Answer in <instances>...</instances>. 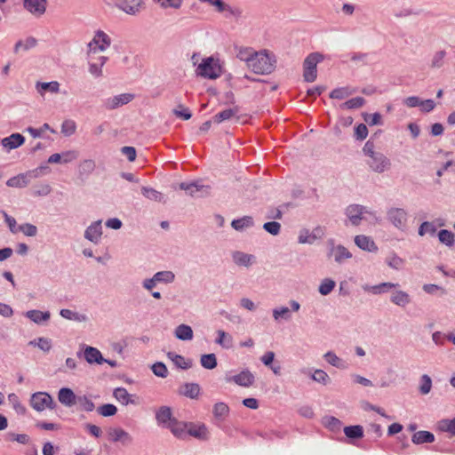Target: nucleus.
<instances>
[{
    "label": "nucleus",
    "mask_w": 455,
    "mask_h": 455,
    "mask_svg": "<svg viewBox=\"0 0 455 455\" xmlns=\"http://www.w3.org/2000/svg\"><path fill=\"white\" fill-rule=\"evenodd\" d=\"M275 62V56L269 54L266 50L256 52L248 68L258 75H268L274 71Z\"/></svg>",
    "instance_id": "1"
},
{
    "label": "nucleus",
    "mask_w": 455,
    "mask_h": 455,
    "mask_svg": "<svg viewBox=\"0 0 455 455\" xmlns=\"http://www.w3.org/2000/svg\"><path fill=\"white\" fill-rule=\"evenodd\" d=\"M196 74L202 77L216 79L222 74L221 66L219 60L213 57H208L202 60L196 69Z\"/></svg>",
    "instance_id": "2"
},
{
    "label": "nucleus",
    "mask_w": 455,
    "mask_h": 455,
    "mask_svg": "<svg viewBox=\"0 0 455 455\" xmlns=\"http://www.w3.org/2000/svg\"><path fill=\"white\" fill-rule=\"evenodd\" d=\"M323 56L319 52H312L303 62V78L307 83L314 82L317 77V64L323 61Z\"/></svg>",
    "instance_id": "3"
},
{
    "label": "nucleus",
    "mask_w": 455,
    "mask_h": 455,
    "mask_svg": "<svg viewBox=\"0 0 455 455\" xmlns=\"http://www.w3.org/2000/svg\"><path fill=\"white\" fill-rule=\"evenodd\" d=\"M30 406L36 411H43L46 408L54 409L56 403L51 395L46 392H36L31 395Z\"/></svg>",
    "instance_id": "4"
},
{
    "label": "nucleus",
    "mask_w": 455,
    "mask_h": 455,
    "mask_svg": "<svg viewBox=\"0 0 455 455\" xmlns=\"http://www.w3.org/2000/svg\"><path fill=\"white\" fill-rule=\"evenodd\" d=\"M111 44V39L104 31L98 30L92 40L88 44V56L98 51L104 52Z\"/></svg>",
    "instance_id": "5"
},
{
    "label": "nucleus",
    "mask_w": 455,
    "mask_h": 455,
    "mask_svg": "<svg viewBox=\"0 0 455 455\" xmlns=\"http://www.w3.org/2000/svg\"><path fill=\"white\" fill-rule=\"evenodd\" d=\"M367 164L377 173H382L390 168V160L381 152H377L368 158Z\"/></svg>",
    "instance_id": "6"
},
{
    "label": "nucleus",
    "mask_w": 455,
    "mask_h": 455,
    "mask_svg": "<svg viewBox=\"0 0 455 455\" xmlns=\"http://www.w3.org/2000/svg\"><path fill=\"white\" fill-rule=\"evenodd\" d=\"M180 188L185 190L192 197H204L210 194L211 188L199 182H181Z\"/></svg>",
    "instance_id": "7"
},
{
    "label": "nucleus",
    "mask_w": 455,
    "mask_h": 455,
    "mask_svg": "<svg viewBox=\"0 0 455 455\" xmlns=\"http://www.w3.org/2000/svg\"><path fill=\"white\" fill-rule=\"evenodd\" d=\"M88 72L94 78H100L103 76V67L108 60L107 56H99L92 58L91 55L88 56Z\"/></svg>",
    "instance_id": "8"
},
{
    "label": "nucleus",
    "mask_w": 455,
    "mask_h": 455,
    "mask_svg": "<svg viewBox=\"0 0 455 455\" xmlns=\"http://www.w3.org/2000/svg\"><path fill=\"white\" fill-rule=\"evenodd\" d=\"M346 215L354 226H358L363 219V214L369 213L365 206L360 204H350L346 209Z\"/></svg>",
    "instance_id": "9"
},
{
    "label": "nucleus",
    "mask_w": 455,
    "mask_h": 455,
    "mask_svg": "<svg viewBox=\"0 0 455 455\" xmlns=\"http://www.w3.org/2000/svg\"><path fill=\"white\" fill-rule=\"evenodd\" d=\"M388 220L398 229L403 230L407 222V212L402 208H392L387 212Z\"/></svg>",
    "instance_id": "10"
},
{
    "label": "nucleus",
    "mask_w": 455,
    "mask_h": 455,
    "mask_svg": "<svg viewBox=\"0 0 455 455\" xmlns=\"http://www.w3.org/2000/svg\"><path fill=\"white\" fill-rule=\"evenodd\" d=\"M47 0H23L24 8L36 17H40L46 11Z\"/></svg>",
    "instance_id": "11"
},
{
    "label": "nucleus",
    "mask_w": 455,
    "mask_h": 455,
    "mask_svg": "<svg viewBox=\"0 0 455 455\" xmlns=\"http://www.w3.org/2000/svg\"><path fill=\"white\" fill-rule=\"evenodd\" d=\"M102 235L101 220L92 222L84 232V237L93 243H98Z\"/></svg>",
    "instance_id": "12"
},
{
    "label": "nucleus",
    "mask_w": 455,
    "mask_h": 455,
    "mask_svg": "<svg viewBox=\"0 0 455 455\" xmlns=\"http://www.w3.org/2000/svg\"><path fill=\"white\" fill-rule=\"evenodd\" d=\"M133 99V95L131 93H122L119 95H116L112 98L108 99L105 101V107L108 109H115L119 108L120 106L125 105L132 101Z\"/></svg>",
    "instance_id": "13"
},
{
    "label": "nucleus",
    "mask_w": 455,
    "mask_h": 455,
    "mask_svg": "<svg viewBox=\"0 0 455 455\" xmlns=\"http://www.w3.org/2000/svg\"><path fill=\"white\" fill-rule=\"evenodd\" d=\"M399 283H394L390 282L381 283L376 285H363V290L367 292H371L372 294L379 295L388 292L391 289H395L399 287Z\"/></svg>",
    "instance_id": "14"
},
{
    "label": "nucleus",
    "mask_w": 455,
    "mask_h": 455,
    "mask_svg": "<svg viewBox=\"0 0 455 455\" xmlns=\"http://www.w3.org/2000/svg\"><path fill=\"white\" fill-rule=\"evenodd\" d=\"M228 380L233 381L238 386L248 387L254 383L255 377L249 370H243Z\"/></svg>",
    "instance_id": "15"
},
{
    "label": "nucleus",
    "mask_w": 455,
    "mask_h": 455,
    "mask_svg": "<svg viewBox=\"0 0 455 455\" xmlns=\"http://www.w3.org/2000/svg\"><path fill=\"white\" fill-rule=\"evenodd\" d=\"M108 436L112 442H121L124 445H129L132 442L130 434L120 427L110 428Z\"/></svg>",
    "instance_id": "16"
},
{
    "label": "nucleus",
    "mask_w": 455,
    "mask_h": 455,
    "mask_svg": "<svg viewBox=\"0 0 455 455\" xmlns=\"http://www.w3.org/2000/svg\"><path fill=\"white\" fill-rule=\"evenodd\" d=\"M113 396L124 405L138 404L137 397L128 393L124 387H116L113 391Z\"/></svg>",
    "instance_id": "17"
},
{
    "label": "nucleus",
    "mask_w": 455,
    "mask_h": 455,
    "mask_svg": "<svg viewBox=\"0 0 455 455\" xmlns=\"http://www.w3.org/2000/svg\"><path fill=\"white\" fill-rule=\"evenodd\" d=\"M188 425L189 423H185L175 419L167 425V428H169L172 435L177 438L185 439L188 435Z\"/></svg>",
    "instance_id": "18"
},
{
    "label": "nucleus",
    "mask_w": 455,
    "mask_h": 455,
    "mask_svg": "<svg viewBox=\"0 0 455 455\" xmlns=\"http://www.w3.org/2000/svg\"><path fill=\"white\" fill-rule=\"evenodd\" d=\"M58 399L60 403L71 407L76 403L77 397L71 388L62 387L59 390Z\"/></svg>",
    "instance_id": "19"
},
{
    "label": "nucleus",
    "mask_w": 455,
    "mask_h": 455,
    "mask_svg": "<svg viewBox=\"0 0 455 455\" xmlns=\"http://www.w3.org/2000/svg\"><path fill=\"white\" fill-rule=\"evenodd\" d=\"M38 169L27 172V173H20L17 176L10 178L6 181V185L10 188H25L29 184V179L28 176H31L32 173L37 172Z\"/></svg>",
    "instance_id": "20"
},
{
    "label": "nucleus",
    "mask_w": 455,
    "mask_h": 455,
    "mask_svg": "<svg viewBox=\"0 0 455 455\" xmlns=\"http://www.w3.org/2000/svg\"><path fill=\"white\" fill-rule=\"evenodd\" d=\"M84 357L90 364H101L105 361V358H103L100 351L98 348L90 346H86L84 347Z\"/></svg>",
    "instance_id": "21"
},
{
    "label": "nucleus",
    "mask_w": 455,
    "mask_h": 455,
    "mask_svg": "<svg viewBox=\"0 0 455 455\" xmlns=\"http://www.w3.org/2000/svg\"><path fill=\"white\" fill-rule=\"evenodd\" d=\"M232 259L235 265L249 267L255 262V256L240 251L232 253Z\"/></svg>",
    "instance_id": "22"
},
{
    "label": "nucleus",
    "mask_w": 455,
    "mask_h": 455,
    "mask_svg": "<svg viewBox=\"0 0 455 455\" xmlns=\"http://www.w3.org/2000/svg\"><path fill=\"white\" fill-rule=\"evenodd\" d=\"M142 4V0H118L117 6L128 14H135L140 11Z\"/></svg>",
    "instance_id": "23"
},
{
    "label": "nucleus",
    "mask_w": 455,
    "mask_h": 455,
    "mask_svg": "<svg viewBox=\"0 0 455 455\" xmlns=\"http://www.w3.org/2000/svg\"><path fill=\"white\" fill-rule=\"evenodd\" d=\"M25 142V138L20 133H12V135L2 139L1 144L8 150L15 149Z\"/></svg>",
    "instance_id": "24"
},
{
    "label": "nucleus",
    "mask_w": 455,
    "mask_h": 455,
    "mask_svg": "<svg viewBox=\"0 0 455 455\" xmlns=\"http://www.w3.org/2000/svg\"><path fill=\"white\" fill-rule=\"evenodd\" d=\"M238 113H239V108L237 107H235L232 108H227V109H224L223 111L216 114L212 117V121L215 124H220L224 121H228L232 118H235L236 122H239Z\"/></svg>",
    "instance_id": "25"
},
{
    "label": "nucleus",
    "mask_w": 455,
    "mask_h": 455,
    "mask_svg": "<svg viewBox=\"0 0 455 455\" xmlns=\"http://www.w3.org/2000/svg\"><path fill=\"white\" fill-rule=\"evenodd\" d=\"M355 243L363 251L370 252H376L378 251L376 243L370 236L363 235H355Z\"/></svg>",
    "instance_id": "26"
},
{
    "label": "nucleus",
    "mask_w": 455,
    "mask_h": 455,
    "mask_svg": "<svg viewBox=\"0 0 455 455\" xmlns=\"http://www.w3.org/2000/svg\"><path fill=\"white\" fill-rule=\"evenodd\" d=\"M156 419L159 425H164L167 427V425L176 419L172 417L171 407L161 406L156 412Z\"/></svg>",
    "instance_id": "27"
},
{
    "label": "nucleus",
    "mask_w": 455,
    "mask_h": 455,
    "mask_svg": "<svg viewBox=\"0 0 455 455\" xmlns=\"http://www.w3.org/2000/svg\"><path fill=\"white\" fill-rule=\"evenodd\" d=\"M188 435H191L199 440H207L209 437V432L204 424L196 425L189 423Z\"/></svg>",
    "instance_id": "28"
},
{
    "label": "nucleus",
    "mask_w": 455,
    "mask_h": 455,
    "mask_svg": "<svg viewBox=\"0 0 455 455\" xmlns=\"http://www.w3.org/2000/svg\"><path fill=\"white\" fill-rule=\"evenodd\" d=\"M201 387L197 383H185L180 387V394L190 399L198 398Z\"/></svg>",
    "instance_id": "29"
},
{
    "label": "nucleus",
    "mask_w": 455,
    "mask_h": 455,
    "mask_svg": "<svg viewBox=\"0 0 455 455\" xmlns=\"http://www.w3.org/2000/svg\"><path fill=\"white\" fill-rule=\"evenodd\" d=\"M390 301L398 307H404L411 303V297L406 291L395 290L391 293Z\"/></svg>",
    "instance_id": "30"
},
{
    "label": "nucleus",
    "mask_w": 455,
    "mask_h": 455,
    "mask_svg": "<svg viewBox=\"0 0 455 455\" xmlns=\"http://www.w3.org/2000/svg\"><path fill=\"white\" fill-rule=\"evenodd\" d=\"M60 84L57 81L37 82L36 89L40 95H44L45 92L58 93L60 92Z\"/></svg>",
    "instance_id": "31"
},
{
    "label": "nucleus",
    "mask_w": 455,
    "mask_h": 455,
    "mask_svg": "<svg viewBox=\"0 0 455 455\" xmlns=\"http://www.w3.org/2000/svg\"><path fill=\"white\" fill-rule=\"evenodd\" d=\"M25 315L37 324L48 321L51 317V314L49 311L42 312L36 309L27 311Z\"/></svg>",
    "instance_id": "32"
},
{
    "label": "nucleus",
    "mask_w": 455,
    "mask_h": 455,
    "mask_svg": "<svg viewBox=\"0 0 455 455\" xmlns=\"http://www.w3.org/2000/svg\"><path fill=\"white\" fill-rule=\"evenodd\" d=\"M411 441L415 444L430 443L435 441V435L429 431H418L412 435Z\"/></svg>",
    "instance_id": "33"
},
{
    "label": "nucleus",
    "mask_w": 455,
    "mask_h": 455,
    "mask_svg": "<svg viewBox=\"0 0 455 455\" xmlns=\"http://www.w3.org/2000/svg\"><path fill=\"white\" fill-rule=\"evenodd\" d=\"M175 337L180 340H191L193 339V330L189 325L180 324L174 331Z\"/></svg>",
    "instance_id": "34"
},
{
    "label": "nucleus",
    "mask_w": 455,
    "mask_h": 455,
    "mask_svg": "<svg viewBox=\"0 0 455 455\" xmlns=\"http://www.w3.org/2000/svg\"><path fill=\"white\" fill-rule=\"evenodd\" d=\"M141 193L146 198H148L151 201L159 202V203L166 202L164 196L161 192L154 189L153 188L142 187Z\"/></svg>",
    "instance_id": "35"
},
{
    "label": "nucleus",
    "mask_w": 455,
    "mask_h": 455,
    "mask_svg": "<svg viewBox=\"0 0 455 455\" xmlns=\"http://www.w3.org/2000/svg\"><path fill=\"white\" fill-rule=\"evenodd\" d=\"M218 337L215 339V343L222 347L223 348L228 349L233 347V338L232 336L222 331H217Z\"/></svg>",
    "instance_id": "36"
},
{
    "label": "nucleus",
    "mask_w": 455,
    "mask_h": 455,
    "mask_svg": "<svg viewBox=\"0 0 455 455\" xmlns=\"http://www.w3.org/2000/svg\"><path fill=\"white\" fill-rule=\"evenodd\" d=\"M272 315L275 322H280L281 320L290 321L291 319V309L287 307H279L274 308Z\"/></svg>",
    "instance_id": "37"
},
{
    "label": "nucleus",
    "mask_w": 455,
    "mask_h": 455,
    "mask_svg": "<svg viewBox=\"0 0 455 455\" xmlns=\"http://www.w3.org/2000/svg\"><path fill=\"white\" fill-rule=\"evenodd\" d=\"M323 358L326 360V362L328 363H330L331 365L334 366V367H337L339 369H346L347 368V364L346 363L344 362V360H342L341 358H339L335 353H333L332 351H328L326 352L324 355H323Z\"/></svg>",
    "instance_id": "38"
},
{
    "label": "nucleus",
    "mask_w": 455,
    "mask_h": 455,
    "mask_svg": "<svg viewBox=\"0 0 455 455\" xmlns=\"http://www.w3.org/2000/svg\"><path fill=\"white\" fill-rule=\"evenodd\" d=\"M438 240L441 243L452 247L455 243V235L448 229H442L438 232Z\"/></svg>",
    "instance_id": "39"
},
{
    "label": "nucleus",
    "mask_w": 455,
    "mask_h": 455,
    "mask_svg": "<svg viewBox=\"0 0 455 455\" xmlns=\"http://www.w3.org/2000/svg\"><path fill=\"white\" fill-rule=\"evenodd\" d=\"M332 257L337 263H342L345 259H350L352 257L351 252L343 245H337L335 251L332 253Z\"/></svg>",
    "instance_id": "40"
},
{
    "label": "nucleus",
    "mask_w": 455,
    "mask_h": 455,
    "mask_svg": "<svg viewBox=\"0 0 455 455\" xmlns=\"http://www.w3.org/2000/svg\"><path fill=\"white\" fill-rule=\"evenodd\" d=\"M253 225V219L251 216H243V218L234 220L231 226L237 231H242L246 228H250Z\"/></svg>",
    "instance_id": "41"
},
{
    "label": "nucleus",
    "mask_w": 455,
    "mask_h": 455,
    "mask_svg": "<svg viewBox=\"0 0 455 455\" xmlns=\"http://www.w3.org/2000/svg\"><path fill=\"white\" fill-rule=\"evenodd\" d=\"M157 283L170 284L175 280V274L170 270L159 271L155 275Z\"/></svg>",
    "instance_id": "42"
},
{
    "label": "nucleus",
    "mask_w": 455,
    "mask_h": 455,
    "mask_svg": "<svg viewBox=\"0 0 455 455\" xmlns=\"http://www.w3.org/2000/svg\"><path fill=\"white\" fill-rule=\"evenodd\" d=\"M344 433L347 438L360 439L363 436V428L360 425L349 426L344 428Z\"/></svg>",
    "instance_id": "43"
},
{
    "label": "nucleus",
    "mask_w": 455,
    "mask_h": 455,
    "mask_svg": "<svg viewBox=\"0 0 455 455\" xmlns=\"http://www.w3.org/2000/svg\"><path fill=\"white\" fill-rule=\"evenodd\" d=\"M60 315L65 319L72 320V321H76V322H85L87 320V317L85 315H83V314H80L77 312H74L70 309H66V308L61 309L60 311Z\"/></svg>",
    "instance_id": "44"
},
{
    "label": "nucleus",
    "mask_w": 455,
    "mask_h": 455,
    "mask_svg": "<svg viewBox=\"0 0 455 455\" xmlns=\"http://www.w3.org/2000/svg\"><path fill=\"white\" fill-rule=\"evenodd\" d=\"M436 230L435 221H424L419 227L418 234L420 236H424L427 234L433 236L435 235Z\"/></svg>",
    "instance_id": "45"
},
{
    "label": "nucleus",
    "mask_w": 455,
    "mask_h": 455,
    "mask_svg": "<svg viewBox=\"0 0 455 455\" xmlns=\"http://www.w3.org/2000/svg\"><path fill=\"white\" fill-rule=\"evenodd\" d=\"M201 365L207 369L212 370L217 367V357L215 354H205L203 355L200 358Z\"/></svg>",
    "instance_id": "46"
},
{
    "label": "nucleus",
    "mask_w": 455,
    "mask_h": 455,
    "mask_svg": "<svg viewBox=\"0 0 455 455\" xmlns=\"http://www.w3.org/2000/svg\"><path fill=\"white\" fill-rule=\"evenodd\" d=\"M167 356L179 368H181L183 370H187V369L191 367V363L190 362H187L185 360V358L182 355H177V354H175L173 352H169L167 354Z\"/></svg>",
    "instance_id": "47"
},
{
    "label": "nucleus",
    "mask_w": 455,
    "mask_h": 455,
    "mask_svg": "<svg viewBox=\"0 0 455 455\" xmlns=\"http://www.w3.org/2000/svg\"><path fill=\"white\" fill-rule=\"evenodd\" d=\"M255 53L256 52L251 48H240L237 52L236 57L240 60L244 61L247 67H249L251 60H252Z\"/></svg>",
    "instance_id": "48"
},
{
    "label": "nucleus",
    "mask_w": 455,
    "mask_h": 455,
    "mask_svg": "<svg viewBox=\"0 0 455 455\" xmlns=\"http://www.w3.org/2000/svg\"><path fill=\"white\" fill-rule=\"evenodd\" d=\"M355 92V90H351L349 87H339L332 90L330 93V98L343 100Z\"/></svg>",
    "instance_id": "49"
},
{
    "label": "nucleus",
    "mask_w": 455,
    "mask_h": 455,
    "mask_svg": "<svg viewBox=\"0 0 455 455\" xmlns=\"http://www.w3.org/2000/svg\"><path fill=\"white\" fill-rule=\"evenodd\" d=\"M228 412L229 408L225 403L220 402L213 406V415L217 419H223L228 415Z\"/></svg>",
    "instance_id": "50"
},
{
    "label": "nucleus",
    "mask_w": 455,
    "mask_h": 455,
    "mask_svg": "<svg viewBox=\"0 0 455 455\" xmlns=\"http://www.w3.org/2000/svg\"><path fill=\"white\" fill-rule=\"evenodd\" d=\"M311 379L323 385H328L331 382V378L329 375L321 369H316L311 375Z\"/></svg>",
    "instance_id": "51"
},
{
    "label": "nucleus",
    "mask_w": 455,
    "mask_h": 455,
    "mask_svg": "<svg viewBox=\"0 0 455 455\" xmlns=\"http://www.w3.org/2000/svg\"><path fill=\"white\" fill-rule=\"evenodd\" d=\"M335 285L336 283L332 279L325 278L320 283L318 291L320 292V294L326 296L333 291Z\"/></svg>",
    "instance_id": "52"
},
{
    "label": "nucleus",
    "mask_w": 455,
    "mask_h": 455,
    "mask_svg": "<svg viewBox=\"0 0 455 455\" xmlns=\"http://www.w3.org/2000/svg\"><path fill=\"white\" fill-rule=\"evenodd\" d=\"M76 131V124L74 120L71 119H66L63 121L61 124V133L66 136L69 137L73 135Z\"/></svg>",
    "instance_id": "53"
},
{
    "label": "nucleus",
    "mask_w": 455,
    "mask_h": 455,
    "mask_svg": "<svg viewBox=\"0 0 455 455\" xmlns=\"http://www.w3.org/2000/svg\"><path fill=\"white\" fill-rule=\"evenodd\" d=\"M323 424L327 428L333 432H339L342 425L339 419L332 416L325 417L323 419Z\"/></svg>",
    "instance_id": "54"
},
{
    "label": "nucleus",
    "mask_w": 455,
    "mask_h": 455,
    "mask_svg": "<svg viewBox=\"0 0 455 455\" xmlns=\"http://www.w3.org/2000/svg\"><path fill=\"white\" fill-rule=\"evenodd\" d=\"M432 388V379L427 374H423L420 377V385L419 387L421 395H427Z\"/></svg>",
    "instance_id": "55"
},
{
    "label": "nucleus",
    "mask_w": 455,
    "mask_h": 455,
    "mask_svg": "<svg viewBox=\"0 0 455 455\" xmlns=\"http://www.w3.org/2000/svg\"><path fill=\"white\" fill-rule=\"evenodd\" d=\"M365 104V100L362 97H355L350 99L341 105L342 108L355 109L360 108Z\"/></svg>",
    "instance_id": "56"
},
{
    "label": "nucleus",
    "mask_w": 455,
    "mask_h": 455,
    "mask_svg": "<svg viewBox=\"0 0 455 455\" xmlns=\"http://www.w3.org/2000/svg\"><path fill=\"white\" fill-rule=\"evenodd\" d=\"M50 131L52 133H55V130L52 129L48 124H44L39 129L33 128L31 126L26 129L33 138H40L44 132Z\"/></svg>",
    "instance_id": "57"
},
{
    "label": "nucleus",
    "mask_w": 455,
    "mask_h": 455,
    "mask_svg": "<svg viewBox=\"0 0 455 455\" xmlns=\"http://www.w3.org/2000/svg\"><path fill=\"white\" fill-rule=\"evenodd\" d=\"M97 411L103 417H110L116 413L117 408L114 404L107 403L98 407Z\"/></svg>",
    "instance_id": "58"
},
{
    "label": "nucleus",
    "mask_w": 455,
    "mask_h": 455,
    "mask_svg": "<svg viewBox=\"0 0 455 455\" xmlns=\"http://www.w3.org/2000/svg\"><path fill=\"white\" fill-rule=\"evenodd\" d=\"M8 400L12 404L13 409L20 414H25L26 408L21 404L17 395L14 393L8 395Z\"/></svg>",
    "instance_id": "59"
},
{
    "label": "nucleus",
    "mask_w": 455,
    "mask_h": 455,
    "mask_svg": "<svg viewBox=\"0 0 455 455\" xmlns=\"http://www.w3.org/2000/svg\"><path fill=\"white\" fill-rule=\"evenodd\" d=\"M96 167L95 162L92 159L84 160L79 166V172L81 174H90Z\"/></svg>",
    "instance_id": "60"
},
{
    "label": "nucleus",
    "mask_w": 455,
    "mask_h": 455,
    "mask_svg": "<svg viewBox=\"0 0 455 455\" xmlns=\"http://www.w3.org/2000/svg\"><path fill=\"white\" fill-rule=\"evenodd\" d=\"M154 374L160 378H166L168 376V369L164 363L157 362L151 367Z\"/></svg>",
    "instance_id": "61"
},
{
    "label": "nucleus",
    "mask_w": 455,
    "mask_h": 455,
    "mask_svg": "<svg viewBox=\"0 0 455 455\" xmlns=\"http://www.w3.org/2000/svg\"><path fill=\"white\" fill-rule=\"evenodd\" d=\"M19 231L22 232L27 236H36L37 235V228L36 226L30 224V223H25L22 225L18 226Z\"/></svg>",
    "instance_id": "62"
},
{
    "label": "nucleus",
    "mask_w": 455,
    "mask_h": 455,
    "mask_svg": "<svg viewBox=\"0 0 455 455\" xmlns=\"http://www.w3.org/2000/svg\"><path fill=\"white\" fill-rule=\"evenodd\" d=\"M363 119L369 125H381L383 124L382 117L379 113L364 114Z\"/></svg>",
    "instance_id": "63"
},
{
    "label": "nucleus",
    "mask_w": 455,
    "mask_h": 455,
    "mask_svg": "<svg viewBox=\"0 0 455 455\" xmlns=\"http://www.w3.org/2000/svg\"><path fill=\"white\" fill-rule=\"evenodd\" d=\"M439 427L443 431L455 435V418L451 420L444 419L439 423Z\"/></svg>",
    "instance_id": "64"
}]
</instances>
